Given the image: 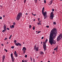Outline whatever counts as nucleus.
I'll use <instances>...</instances> for the list:
<instances>
[{
	"label": "nucleus",
	"instance_id": "obj_14",
	"mask_svg": "<svg viewBox=\"0 0 62 62\" xmlns=\"http://www.w3.org/2000/svg\"><path fill=\"white\" fill-rule=\"evenodd\" d=\"M14 25H12V26H10L11 28L12 29V28H14Z\"/></svg>",
	"mask_w": 62,
	"mask_h": 62
},
{
	"label": "nucleus",
	"instance_id": "obj_8",
	"mask_svg": "<svg viewBox=\"0 0 62 62\" xmlns=\"http://www.w3.org/2000/svg\"><path fill=\"white\" fill-rule=\"evenodd\" d=\"M39 47H37V46H35L34 47V50H36V51H37V52L39 51Z\"/></svg>",
	"mask_w": 62,
	"mask_h": 62
},
{
	"label": "nucleus",
	"instance_id": "obj_45",
	"mask_svg": "<svg viewBox=\"0 0 62 62\" xmlns=\"http://www.w3.org/2000/svg\"><path fill=\"white\" fill-rule=\"evenodd\" d=\"M44 38V37H42L41 38V39H43Z\"/></svg>",
	"mask_w": 62,
	"mask_h": 62
},
{
	"label": "nucleus",
	"instance_id": "obj_3",
	"mask_svg": "<svg viewBox=\"0 0 62 62\" xmlns=\"http://www.w3.org/2000/svg\"><path fill=\"white\" fill-rule=\"evenodd\" d=\"M54 16V12H52L51 13V16H50V19L53 20Z\"/></svg>",
	"mask_w": 62,
	"mask_h": 62
},
{
	"label": "nucleus",
	"instance_id": "obj_48",
	"mask_svg": "<svg viewBox=\"0 0 62 62\" xmlns=\"http://www.w3.org/2000/svg\"><path fill=\"white\" fill-rule=\"evenodd\" d=\"M40 20V18H38V20Z\"/></svg>",
	"mask_w": 62,
	"mask_h": 62
},
{
	"label": "nucleus",
	"instance_id": "obj_41",
	"mask_svg": "<svg viewBox=\"0 0 62 62\" xmlns=\"http://www.w3.org/2000/svg\"><path fill=\"white\" fill-rule=\"evenodd\" d=\"M7 39V38H6L5 39H4V40H6V39Z\"/></svg>",
	"mask_w": 62,
	"mask_h": 62
},
{
	"label": "nucleus",
	"instance_id": "obj_63",
	"mask_svg": "<svg viewBox=\"0 0 62 62\" xmlns=\"http://www.w3.org/2000/svg\"><path fill=\"white\" fill-rule=\"evenodd\" d=\"M40 62H42V61H41Z\"/></svg>",
	"mask_w": 62,
	"mask_h": 62
},
{
	"label": "nucleus",
	"instance_id": "obj_37",
	"mask_svg": "<svg viewBox=\"0 0 62 62\" xmlns=\"http://www.w3.org/2000/svg\"><path fill=\"white\" fill-rule=\"evenodd\" d=\"M23 60H24V59L22 61V62H24V61Z\"/></svg>",
	"mask_w": 62,
	"mask_h": 62
},
{
	"label": "nucleus",
	"instance_id": "obj_42",
	"mask_svg": "<svg viewBox=\"0 0 62 62\" xmlns=\"http://www.w3.org/2000/svg\"><path fill=\"white\" fill-rule=\"evenodd\" d=\"M2 62H4V61L5 60H2Z\"/></svg>",
	"mask_w": 62,
	"mask_h": 62
},
{
	"label": "nucleus",
	"instance_id": "obj_13",
	"mask_svg": "<svg viewBox=\"0 0 62 62\" xmlns=\"http://www.w3.org/2000/svg\"><path fill=\"white\" fill-rule=\"evenodd\" d=\"M19 42L18 43H16L15 44L16 45V46H19V44H18Z\"/></svg>",
	"mask_w": 62,
	"mask_h": 62
},
{
	"label": "nucleus",
	"instance_id": "obj_64",
	"mask_svg": "<svg viewBox=\"0 0 62 62\" xmlns=\"http://www.w3.org/2000/svg\"><path fill=\"white\" fill-rule=\"evenodd\" d=\"M60 1H62V0H60Z\"/></svg>",
	"mask_w": 62,
	"mask_h": 62
},
{
	"label": "nucleus",
	"instance_id": "obj_34",
	"mask_svg": "<svg viewBox=\"0 0 62 62\" xmlns=\"http://www.w3.org/2000/svg\"><path fill=\"white\" fill-rule=\"evenodd\" d=\"M31 28V25H30L29 28Z\"/></svg>",
	"mask_w": 62,
	"mask_h": 62
},
{
	"label": "nucleus",
	"instance_id": "obj_51",
	"mask_svg": "<svg viewBox=\"0 0 62 62\" xmlns=\"http://www.w3.org/2000/svg\"><path fill=\"white\" fill-rule=\"evenodd\" d=\"M1 45L3 46L4 45H3V44H1Z\"/></svg>",
	"mask_w": 62,
	"mask_h": 62
},
{
	"label": "nucleus",
	"instance_id": "obj_25",
	"mask_svg": "<svg viewBox=\"0 0 62 62\" xmlns=\"http://www.w3.org/2000/svg\"><path fill=\"white\" fill-rule=\"evenodd\" d=\"M34 1L36 3H37V0H34Z\"/></svg>",
	"mask_w": 62,
	"mask_h": 62
},
{
	"label": "nucleus",
	"instance_id": "obj_1",
	"mask_svg": "<svg viewBox=\"0 0 62 62\" xmlns=\"http://www.w3.org/2000/svg\"><path fill=\"white\" fill-rule=\"evenodd\" d=\"M57 29L55 28L53 29L50 32L49 35V43L51 45L53 44H55L56 41L54 40V39L57 36Z\"/></svg>",
	"mask_w": 62,
	"mask_h": 62
},
{
	"label": "nucleus",
	"instance_id": "obj_31",
	"mask_svg": "<svg viewBox=\"0 0 62 62\" xmlns=\"http://www.w3.org/2000/svg\"><path fill=\"white\" fill-rule=\"evenodd\" d=\"M44 3L45 4H46V0H44Z\"/></svg>",
	"mask_w": 62,
	"mask_h": 62
},
{
	"label": "nucleus",
	"instance_id": "obj_52",
	"mask_svg": "<svg viewBox=\"0 0 62 62\" xmlns=\"http://www.w3.org/2000/svg\"><path fill=\"white\" fill-rule=\"evenodd\" d=\"M11 39V37H9V39Z\"/></svg>",
	"mask_w": 62,
	"mask_h": 62
},
{
	"label": "nucleus",
	"instance_id": "obj_9",
	"mask_svg": "<svg viewBox=\"0 0 62 62\" xmlns=\"http://www.w3.org/2000/svg\"><path fill=\"white\" fill-rule=\"evenodd\" d=\"M44 11L42 12V13L44 16H45L47 14V11H45V12H44Z\"/></svg>",
	"mask_w": 62,
	"mask_h": 62
},
{
	"label": "nucleus",
	"instance_id": "obj_27",
	"mask_svg": "<svg viewBox=\"0 0 62 62\" xmlns=\"http://www.w3.org/2000/svg\"><path fill=\"white\" fill-rule=\"evenodd\" d=\"M27 57V55H25V58H26Z\"/></svg>",
	"mask_w": 62,
	"mask_h": 62
},
{
	"label": "nucleus",
	"instance_id": "obj_22",
	"mask_svg": "<svg viewBox=\"0 0 62 62\" xmlns=\"http://www.w3.org/2000/svg\"><path fill=\"white\" fill-rule=\"evenodd\" d=\"M26 0H24V3H25Z\"/></svg>",
	"mask_w": 62,
	"mask_h": 62
},
{
	"label": "nucleus",
	"instance_id": "obj_32",
	"mask_svg": "<svg viewBox=\"0 0 62 62\" xmlns=\"http://www.w3.org/2000/svg\"><path fill=\"white\" fill-rule=\"evenodd\" d=\"M46 27H47V28H49V26H46Z\"/></svg>",
	"mask_w": 62,
	"mask_h": 62
},
{
	"label": "nucleus",
	"instance_id": "obj_57",
	"mask_svg": "<svg viewBox=\"0 0 62 62\" xmlns=\"http://www.w3.org/2000/svg\"><path fill=\"white\" fill-rule=\"evenodd\" d=\"M38 22H40V21H39V20H38Z\"/></svg>",
	"mask_w": 62,
	"mask_h": 62
},
{
	"label": "nucleus",
	"instance_id": "obj_49",
	"mask_svg": "<svg viewBox=\"0 0 62 62\" xmlns=\"http://www.w3.org/2000/svg\"><path fill=\"white\" fill-rule=\"evenodd\" d=\"M42 42H41V44H42Z\"/></svg>",
	"mask_w": 62,
	"mask_h": 62
},
{
	"label": "nucleus",
	"instance_id": "obj_29",
	"mask_svg": "<svg viewBox=\"0 0 62 62\" xmlns=\"http://www.w3.org/2000/svg\"><path fill=\"white\" fill-rule=\"evenodd\" d=\"M30 60L31 61V62L32 61V58L30 57Z\"/></svg>",
	"mask_w": 62,
	"mask_h": 62
},
{
	"label": "nucleus",
	"instance_id": "obj_38",
	"mask_svg": "<svg viewBox=\"0 0 62 62\" xmlns=\"http://www.w3.org/2000/svg\"><path fill=\"white\" fill-rule=\"evenodd\" d=\"M52 11H54V9H52Z\"/></svg>",
	"mask_w": 62,
	"mask_h": 62
},
{
	"label": "nucleus",
	"instance_id": "obj_4",
	"mask_svg": "<svg viewBox=\"0 0 62 62\" xmlns=\"http://www.w3.org/2000/svg\"><path fill=\"white\" fill-rule=\"evenodd\" d=\"M43 48L44 51L46 50V43L44 42H43Z\"/></svg>",
	"mask_w": 62,
	"mask_h": 62
},
{
	"label": "nucleus",
	"instance_id": "obj_47",
	"mask_svg": "<svg viewBox=\"0 0 62 62\" xmlns=\"http://www.w3.org/2000/svg\"><path fill=\"white\" fill-rule=\"evenodd\" d=\"M33 15V16H36V14Z\"/></svg>",
	"mask_w": 62,
	"mask_h": 62
},
{
	"label": "nucleus",
	"instance_id": "obj_56",
	"mask_svg": "<svg viewBox=\"0 0 62 62\" xmlns=\"http://www.w3.org/2000/svg\"><path fill=\"white\" fill-rule=\"evenodd\" d=\"M35 21V19H34L33 20V21Z\"/></svg>",
	"mask_w": 62,
	"mask_h": 62
},
{
	"label": "nucleus",
	"instance_id": "obj_60",
	"mask_svg": "<svg viewBox=\"0 0 62 62\" xmlns=\"http://www.w3.org/2000/svg\"><path fill=\"white\" fill-rule=\"evenodd\" d=\"M46 17V16H45V17H44V19H45V18Z\"/></svg>",
	"mask_w": 62,
	"mask_h": 62
},
{
	"label": "nucleus",
	"instance_id": "obj_5",
	"mask_svg": "<svg viewBox=\"0 0 62 62\" xmlns=\"http://www.w3.org/2000/svg\"><path fill=\"white\" fill-rule=\"evenodd\" d=\"M11 57L12 59V62H14V56L13 55V54L12 53L11 54Z\"/></svg>",
	"mask_w": 62,
	"mask_h": 62
},
{
	"label": "nucleus",
	"instance_id": "obj_10",
	"mask_svg": "<svg viewBox=\"0 0 62 62\" xmlns=\"http://www.w3.org/2000/svg\"><path fill=\"white\" fill-rule=\"evenodd\" d=\"M14 54L15 55L16 57H18V54H17V53H16V51H15V52L14 53Z\"/></svg>",
	"mask_w": 62,
	"mask_h": 62
},
{
	"label": "nucleus",
	"instance_id": "obj_28",
	"mask_svg": "<svg viewBox=\"0 0 62 62\" xmlns=\"http://www.w3.org/2000/svg\"><path fill=\"white\" fill-rule=\"evenodd\" d=\"M4 50L6 51V52H8V50H6V49H5Z\"/></svg>",
	"mask_w": 62,
	"mask_h": 62
},
{
	"label": "nucleus",
	"instance_id": "obj_16",
	"mask_svg": "<svg viewBox=\"0 0 62 62\" xmlns=\"http://www.w3.org/2000/svg\"><path fill=\"white\" fill-rule=\"evenodd\" d=\"M44 53L42 51L40 52V54H43Z\"/></svg>",
	"mask_w": 62,
	"mask_h": 62
},
{
	"label": "nucleus",
	"instance_id": "obj_12",
	"mask_svg": "<svg viewBox=\"0 0 62 62\" xmlns=\"http://www.w3.org/2000/svg\"><path fill=\"white\" fill-rule=\"evenodd\" d=\"M58 49V46H57L54 49V51H55L56 50H57Z\"/></svg>",
	"mask_w": 62,
	"mask_h": 62
},
{
	"label": "nucleus",
	"instance_id": "obj_46",
	"mask_svg": "<svg viewBox=\"0 0 62 62\" xmlns=\"http://www.w3.org/2000/svg\"><path fill=\"white\" fill-rule=\"evenodd\" d=\"M12 37V35H11L10 36V37L11 38Z\"/></svg>",
	"mask_w": 62,
	"mask_h": 62
},
{
	"label": "nucleus",
	"instance_id": "obj_21",
	"mask_svg": "<svg viewBox=\"0 0 62 62\" xmlns=\"http://www.w3.org/2000/svg\"><path fill=\"white\" fill-rule=\"evenodd\" d=\"M59 38H60V37H57V40H59Z\"/></svg>",
	"mask_w": 62,
	"mask_h": 62
},
{
	"label": "nucleus",
	"instance_id": "obj_11",
	"mask_svg": "<svg viewBox=\"0 0 62 62\" xmlns=\"http://www.w3.org/2000/svg\"><path fill=\"white\" fill-rule=\"evenodd\" d=\"M5 55H3L2 56V60H5Z\"/></svg>",
	"mask_w": 62,
	"mask_h": 62
},
{
	"label": "nucleus",
	"instance_id": "obj_54",
	"mask_svg": "<svg viewBox=\"0 0 62 62\" xmlns=\"http://www.w3.org/2000/svg\"><path fill=\"white\" fill-rule=\"evenodd\" d=\"M58 37H59V38H60V36L59 35L58 36Z\"/></svg>",
	"mask_w": 62,
	"mask_h": 62
},
{
	"label": "nucleus",
	"instance_id": "obj_33",
	"mask_svg": "<svg viewBox=\"0 0 62 62\" xmlns=\"http://www.w3.org/2000/svg\"><path fill=\"white\" fill-rule=\"evenodd\" d=\"M40 22H41V21H39V23L40 25H41V24L40 23Z\"/></svg>",
	"mask_w": 62,
	"mask_h": 62
},
{
	"label": "nucleus",
	"instance_id": "obj_15",
	"mask_svg": "<svg viewBox=\"0 0 62 62\" xmlns=\"http://www.w3.org/2000/svg\"><path fill=\"white\" fill-rule=\"evenodd\" d=\"M53 0H51L50 1V5H52V4L53 3Z\"/></svg>",
	"mask_w": 62,
	"mask_h": 62
},
{
	"label": "nucleus",
	"instance_id": "obj_19",
	"mask_svg": "<svg viewBox=\"0 0 62 62\" xmlns=\"http://www.w3.org/2000/svg\"><path fill=\"white\" fill-rule=\"evenodd\" d=\"M56 22H53V24L54 25H55V24H56Z\"/></svg>",
	"mask_w": 62,
	"mask_h": 62
},
{
	"label": "nucleus",
	"instance_id": "obj_24",
	"mask_svg": "<svg viewBox=\"0 0 62 62\" xmlns=\"http://www.w3.org/2000/svg\"><path fill=\"white\" fill-rule=\"evenodd\" d=\"M14 42L15 43H16V42H17V41H16V40H15L14 41Z\"/></svg>",
	"mask_w": 62,
	"mask_h": 62
},
{
	"label": "nucleus",
	"instance_id": "obj_62",
	"mask_svg": "<svg viewBox=\"0 0 62 62\" xmlns=\"http://www.w3.org/2000/svg\"><path fill=\"white\" fill-rule=\"evenodd\" d=\"M56 51L57 52V49Z\"/></svg>",
	"mask_w": 62,
	"mask_h": 62
},
{
	"label": "nucleus",
	"instance_id": "obj_61",
	"mask_svg": "<svg viewBox=\"0 0 62 62\" xmlns=\"http://www.w3.org/2000/svg\"><path fill=\"white\" fill-rule=\"evenodd\" d=\"M50 62V61H48V62Z\"/></svg>",
	"mask_w": 62,
	"mask_h": 62
},
{
	"label": "nucleus",
	"instance_id": "obj_44",
	"mask_svg": "<svg viewBox=\"0 0 62 62\" xmlns=\"http://www.w3.org/2000/svg\"><path fill=\"white\" fill-rule=\"evenodd\" d=\"M24 61L25 62H27V61L25 60H24Z\"/></svg>",
	"mask_w": 62,
	"mask_h": 62
},
{
	"label": "nucleus",
	"instance_id": "obj_30",
	"mask_svg": "<svg viewBox=\"0 0 62 62\" xmlns=\"http://www.w3.org/2000/svg\"><path fill=\"white\" fill-rule=\"evenodd\" d=\"M7 30H9V28H7Z\"/></svg>",
	"mask_w": 62,
	"mask_h": 62
},
{
	"label": "nucleus",
	"instance_id": "obj_35",
	"mask_svg": "<svg viewBox=\"0 0 62 62\" xmlns=\"http://www.w3.org/2000/svg\"><path fill=\"white\" fill-rule=\"evenodd\" d=\"M35 62V59H33V62Z\"/></svg>",
	"mask_w": 62,
	"mask_h": 62
},
{
	"label": "nucleus",
	"instance_id": "obj_59",
	"mask_svg": "<svg viewBox=\"0 0 62 62\" xmlns=\"http://www.w3.org/2000/svg\"><path fill=\"white\" fill-rule=\"evenodd\" d=\"M23 44H24V42H23Z\"/></svg>",
	"mask_w": 62,
	"mask_h": 62
},
{
	"label": "nucleus",
	"instance_id": "obj_20",
	"mask_svg": "<svg viewBox=\"0 0 62 62\" xmlns=\"http://www.w3.org/2000/svg\"><path fill=\"white\" fill-rule=\"evenodd\" d=\"M13 24L14 25H16V23L15 22L13 23Z\"/></svg>",
	"mask_w": 62,
	"mask_h": 62
},
{
	"label": "nucleus",
	"instance_id": "obj_7",
	"mask_svg": "<svg viewBox=\"0 0 62 62\" xmlns=\"http://www.w3.org/2000/svg\"><path fill=\"white\" fill-rule=\"evenodd\" d=\"M22 51H23V54H24L25 53V51H26V49L25 48V47H23Z\"/></svg>",
	"mask_w": 62,
	"mask_h": 62
},
{
	"label": "nucleus",
	"instance_id": "obj_26",
	"mask_svg": "<svg viewBox=\"0 0 62 62\" xmlns=\"http://www.w3.org/2000/svg\"><path fill=\"white\" fill-rule=\"evenodd\" d=\"M32 29L33 30H35V26H34L32 28Z\"/></svg>",
	"mask_w": 62,
	"mask_h": 62
},
{
	"label": "nucleus",
	"instance_id": "obj_18",
	"mask_svg": "<svg viewBox=\"0 0 62 62\" xmlns=\"http://www.w3.org/2000/svg\"><path fill=\"white\" fill-rule=\"evenodd\" d=\"M44 7H43L42 9V12L43 11H44Z\"/></svg>",
	"mask_w": 62,
	"mask_h": 62
},
{
	"label": "nucleus",
	"instance_id": "obj_50",
	"mask_svg": "<svg viewBox=\"0 0 62 62\" xmlns=\"http://www.w3.org/2000/svg\"><path fill=\"white\" fill-rule=\"evenodd\" d=\"M3 17H5V15H4L3 16Z\"/></svg>",
	"mask_w": 62,
	"mask_h": 62
},
{
	"label": "nucleus",
	"instance_id": "obj_2",
	"mask_svg": "<svg viewBox=\"0 0 62 62\" xmlns=\"http://www.w3.org/2000/svg\"><path fill=\"white\" fill-rule=\"evenodd\" d=\"M22 16V13L21 12L18 14L17 16L16 17V20L17 21H19L21 17Z\"/></svg>",
	"mask_w": 62,
	"mask_h": 62
},
{
	"label": "nucleus",
	"instance_id": "obj_39",
	"mask_svg": "<svg viewBox=\"0 0 62 62\" xmlns=\"http://www.w3.org/2000/svg\"><path fill=\"white\" fill-rule=\"evenodd\" d=\"M37 23V24H38V25H39V24H39V23Z\"/></svg>",
	"mask_w": 62,
	"mask_h": 62
},
{
	"label": "nucleus",
	"instance_id": "obj_17",
	"mask_svg": "<svg viewBox=\"0 0 62 62\" xmlns=\"http://www.w3.org/2000/svg\"><path fill=\"white\" fill-rule=\"evenodd\" d=\"M18 45H19L20 46H22V44L18 43Z\"/></svg>",
	"mask_w": 62,
	"mask_h": 62
},
{
	"label": "nucleus",
	"instance_id": "obj_43",
	"mask_svg": "<svg viewBox=\"0 0 62 62\" xmlns=\"http://www.w3.org/2000/svg\"><path fill=\"white\" fill-rule=\"evenodd\" d=\"M2 19V18L1 17H0V19Z\"/></svg>",
	"mask_w": 62,
	"mask_h": 62
},
{
	"label": "nucleus",
	"instance_id": "obj_58",
	"mask_svg": "<svg viewBox=\"0 0 62 62\" xmlns=\"http://www.w3.org/2000/svg\"><path fill=\"white\" fill-rule=\"evenodd\" d=\"M0 7H3V6L1 5L0 6Z\"/></svg>",
	"mask_w": 62,
	"mask_h": 62
},
{
	"label": "nucleus",
	"instance_id": "obj_6",
	"mask_svg": "<svg viewBox=\"0 0 62 62\" xmlns=\"http://www.w3.org/2000/svg\"><path fill=\"white\" fill-rule=\"evenodd\" d=\"M4 29L2 31V32H5L6 31H7V27L6 25H4L3 26Z\"/></svg>",
	"mask_w": 62,
	"mask_h": 62
},
{
	"label": "nucleus",
	"instance_id": "obj_36",
	"mask_svg": "<svg viewBox=\"0 0 62 62\" xmlns=\"http://www.w3.org/2000/svg\"><path fill=\"white\" fill-rule=\"evenodd\" d=\"M40 32H41V31H38V32L37 33V34H39V33H40Z\"/></svg>",
	"mask_w": 62,
	"mask_h": 62
},
{
	"label": "nucleus",
	"instance_id": "obj_40",
	"mask_svg": "<svg viewBox=\"0 0 62 62\" xmlns=\"http://www.w3.org/2000/svg\"><path fill=\"white\" fill-rule=\"evenodd\" d=\"M47 41H48V39H46V42H47Z\"/></svg>",
	"mask_w": 62,
	"mask_h": 62
},
{
	"label": "nucleus",
	"instance_id": "obj_53",
	"mask_svg": "<svg viewBox=\"0 0 62 62\" xmlns=\"http://www.w3.org/2000/svg\"><path fill=\"white\" fill-rule=\"evenodd\" d=\"M25 15H28V14L27 13H26V14Z\"/></svg>",
	"mask_w": 62,
	"mask_h": 62
},
{
	"label": "nucleus",
	"instance_id": "obj_55",
	"mask_svg": "<svg viewBox=\"0 0 62 62\" xmlns=\"http://www.w3.org/2000/svg\"><path fill=\"white\" fill-rule=\"evenodd\" d=\"M8 42H7V44H8Z\"/></svg>",
	"mask_w": 62,
	"mask_h": 62
},
{
	"label": "nucleus",
	"instance_id": "obj_23",
	"mask_svg": "<svg viewBox=\"0 0 62 62\" xmlns=\"http://www.w3.org/2000/svg\"><path fill=\"white\" fill-rule=\"evenodd\" d=\"M11 48H12V49H13V48H14V46H11Z\"/></svg>",
	"mask_w": 62,
	"mask_h": 62
}]
</instances>
